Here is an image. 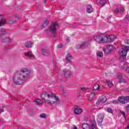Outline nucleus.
Listing matches in <instances>:
<instances>
[{"mask_svg": "<svg viewBox=\"0 0 129 129\" xmlns=\"http://www.w3.org/2000/svg\"><path fill=\"white\" fill-rule=\"evenodd\" d=\"M82 128L83 129H89L90 127H89V125H88V124H83L82 125Z\"/></svg>", "mask_w": 129, "mask_h": 129, "instance_id": "obj_31", "label": "nucleus"}, {"mask_svg": "<svg viewBox=\"0 0 129 129\" xmlns=\"http://www.w3.org/2000/svg\"><path fill=\"white\" fill-rule=\"evenodd\" d=\"M48 98H51V104H54L59 101V98L53 93H50V95H48Z\"/></svg>", "mask_w": 129, "mask_h": 129, "instance_id": "obj_6", "label": "nucleus"}, {"mask_svg": "<svg viewBox=\"0 0 129 129\" xmlns=\"http://www.w3.org/2000/svg\"><path fill=\"white\" fill-rule=\"evenodd\" d=\"M125 19H126V20H127L128 21L129 20V16L126 15L125 17Z\"/></svg>", "mask_w": 129, "mask_h": 129, "instance_id": "obj_48", "label": "nucleus"}, {"mask_svg": "<svg viewBox=\"0 0 129 129\" xmlns=\"http://www.w3.org/2000/svg\"><path fill=\"white\" fill-rule=\"evenodd\" d=\"M73 129H77V127H76V126H74V128H73Z\"/></svg>", "mask_w": 129, "mask_h": 129, "instance_id": "obj_54", "label": "nucleus"}, {"mask_svg": "<svg viewBox=\"0 0 129 129\" xmlns=\"http://www.w3.org/2000/svg\"><path fill=\"white\" fill-rule=\"evenodd\" d=\"M113 50H114V46L112 45H107V46L103 49L105 54H110Z\"/></svg>", "mask_w": 129, "mask_h": 129, "instance_id": "obj_7", "label": "nucleus"}, {"mask_svg": "<svg viewBox=\"0 0 129 129\" xmlns=\"http://www.w3.org/2000/svg\"><path fill=\"white\" fill-rule=\"evenodd\" d=\"M41 5H39L38 6V8H41Z\"/></svg>", "mask_w": 129, "mask_h": 129, "instance_id": "obj_55", "label": "nucleus"}, {"mask_svg": "<svg viewBox=\"0 0 129 129\" xmlns=\"http://www.w3.org/2000/svg\"><path fill=\"white\" fill-rule=\"evenodd\" d=\"M13 41V38L10 37H6L2 39V42L4 43H11Z\"/></svg>", "mask_w": 129, "mask_h": 129, "instance_id": "obj_19", "label": "nucleus"}, {"mask_svg": "<svg viewBox=\"0 0 129 129\" xmlns=\"http://www.w3.org/2000/svg\"><path fill=\"white\" fill-rule=\"evenodd\" d=\"M89 45H90V44L89 43V42L86 41L83 42L81 44H78L77 46V49H85V48H87V47L89 46Z\"/></svg>", "mask_w": 129, "mask_h": 129, "instance_id": "obj_8", "label": "nucleus"}, {"mask_svg": "<svg viewBox=\"0 0 129 129\" xmlns=\"http://www.w3.org/2000/svg\"><path fill=\"white\" fill-rule=\"evenodd\" d=\"M48 95H51V94H48V93L44 92L41 95V98H42V99H43V100H44L45 99H44L45 98V97H47V98H48Z\"/></svg>", "mask_w": 129, "mask_h": 129, "instance_id": "obj_25", "label": "nucleus"}, {"mask_svg": "<svg viewBox=\"0 0 129 129\" xmlns=\"http://www.w3.org/2000/svg\"><path fill=\"white\" fill-rule=\"evenodd\" d=\"M106 100H107V99L106 97H104L102 99H100V102H102V103L106 102Z\"/></svg>", "mask_w": 129, "mask_h": 129, "instance_id": "obj_32", "label": "nucleus"}, {"mask_svg": "<svg viewBox=\"0 0 129 129\" xmlns=\"http://www.w3.org/2000/svg\"><path fill=\"white\" fill-rule=\"evenodd\" d=\"M117 78L118 79L119 83H125V80L122 78V75L120 73H118L117 76Z\"/></svg>", "mask_w": 129, "mask_h": 129, "instance_id": "obj_14", "label": "nucleus"}, {"mask_svg": "<svg viewBox=\"0 0 129 129\" xmlns=\"http://www.w3.org/2000/svg\"><path fill=\"white\" fill-rule=\"evenodd\" d=\"M121 114H123V115H124V117L125 118V113H124V112L121 111Z\"/></svg>", "mask_w": 129, "mask_h": 129, "instance_id": "obj_47", "label": "nucleus"}, {"mask_svg": "<svg viewBox=\"0 0 129 129\" xmlns=\"http://www.w3.org/2000/svg\"><path fill=\"white\" fill-rule=\"evenodd\" d=\"M61 91L63 92V93H66V91L64 89H62Z\"/></svg>", "mask_w": 129, "mask_h": 129, "instance_id": "obj_51", "label": "nucleus"}, {"mask_svg": "<svg viewBox=\"0 0 129 129\" xmlns=\"http://www.w3.org/2000/svg\"><path fill=\"white\" fill-rule=\"evenodd\" d=\"M13 17H15V19L17 20V19H19L20 18V16H19V15H15Z\"/></svg>", "mask_w": 129, "mask_h": 129, "instance_id": "obj_45", "label": "nucleus"}, {"mask_svg": "<svg viewBox=\"0 0 129 129\" xmlns=\"http://www.w3.org/2000/svg\"><path fill=\"white\" fill-rule=\"evenodd\" d=\"M124 43L126 45H129V40L128 39H125L124 40Z\"/></svg>", "mask_w": 129, "mask_h": 129, "instance_id": "obj_41", "label": "nucleus"}, {"mask_svg": "<svg viewBox=\"0 0 129 129\" xmlns=\"http://www.w3.org/2000/svg\"><path fill=\"white\" fill-rule=\"evenodd\" d=\"M103 118H104V115L102 114H99L97 115V121L99 125H102V121L103 120Z\"/></svg>", "mask_w": 129, "mask_h": 129, "instance_id": "obj_9", "label": "nucleus"}, {"mask_svg": "<svg viewBox=\"0 0 129 129\" xmlns=\"http://www.w3.org/2000/svg\"><path fill=\"white\" fill-rule=\"evenodd\" d=\"M111 18H112V16H110L108 18V19L109 20H111Z\"/></svg>", "mask_w": 129, "mask_h": 129, "instance_id": "obj_53", "label": "nucleus"}, {"mask_svg": "<svg viewBox=\"0 0 129 129\" xmlns=\"http://www.w3.org/2000/svg\"><path fill=\"white\" fill-rule=\"evenodd\" d=\"M126 72L127 73V74H129V67H127L126 68Z\"/></svg>", "mask_w": 129, "mask_h": 129, "instance_id": "obj_46", "label": "nucleus"}, {"mask_svg": "<svg viewBox=\"0 0 129 129\" xmlns=\"http://www.w3.org/2000/svg\"><path fill=\"white\" fill-rule=\"evenodd\" d=\"M93 98H92V97H90H90L89 98V101H92V99H93Z\"/></svg>", "mask_w": 129, "mask_h": 129, "instance_id": "obj_49", "label": "nucleus"}, {"mask_svg": "<svg viewBox=\"0 0 129 129\" xmlns=\"http://www.w3.org/2000/svg\"><path fill=\"white\" fill-rule=\"evenodd\" d=\"M57 27H58V23L53 22L51 25L48 28L47 33H51L53 37H56L57 35Z\"/></svg>", "mask_w": 129, "mask_h": 129, "instance_id": "obj_3", "label": "nucleus"}, {"mask_svg": "<svg viewBox=\"0 0 129 129\" xmlns=\"http://www.w3.org/2000/svg\"><path fill=\"white\" fill-rule=\"evenodd\" d=\"M124 11V9L122 7H121L120 8V14H122V12H123Z\"/></svg>", "mask_w": 129, "mask_h": 129, "instance_id": "obj_44", "label": "nucleus"}, {"mask_svg": "<svg viewBox=\"0 0 129 129\" xmlns=\"http://www.w3.org/2000/svg\"><path fill=\"white\" fill-rule=\"evenodd\" d=\"M106 43H110L111 42H113L115 39H116V36L114 35H106Z\"/></svg>", "mask_w": 129, "mask_h": 129, "instance_id": "obj_11", "label": "nucleus"}, {"mask_svg": "<svg viewBox=\"0 0 129 129\" xmlns=\"http://www.w3.org/2000/svg\"><path fill=\"white\" fill-rule=\"evenodd\" d=\"M19 73H20L22 77L24 80H26L27 78L29 77V75H30V71L26 68L21 69L19 71Z\"/></svg>", "mask_w": 129, "mask_h": 129, "instance_id": "obj_5", "label": "nucleus"}, {"mask_svg": "<svg viewBox=\"0 0 129 129\" xmlns=\"http://www.w3.org/2000/svg\"><path fill=\"white\" fill-rule=\"evenodd\" d=\"M15 17H13L9 19V20L8 21V24H9V25H13V24L17 23V19H15Z\"/></svg>", "mask_w": 129, "mask_h": 129, "instance_id": "obj_18", "label": "nucleus"}, {"mask_svg": "<svg viewBox=\"0 0 129 129\" xmlns=\"http://www.w3.org/2000/svg\"><path fill=\"white\" fill-rule=\"evenodd\" d=\"M95 40L98 44L105 43L107 42L106 36L104 34H100L95 37Z\"/></svg>", "mask_w": 129, "mask_h": 129, "instance_id": "obj_4", "label": "nucleus"}, {"mask_svg": "<svg viewBox=\"0 0 129 129\" xmlns=\"http://www.w3.org/2000/svg\"><path fill=\"white\" fill-rule=\"evenodd\" d=\"M86 12L89 14L92 13L93 12V9H92V7L91 5H88L86 7Z\"/></svg>", "mask_w": 129, "mask_h": 129, "instance_id": "obj_22", "label": "nucleus"}, {"mask_svg": "<svg viewBox=\"0 0 129 129\" xmlns=\"http://www.w3.org/2000/svg\"><path fill=\"white\" fill-rule=\"evenodd\" d=\"M72 55L70 53L67 54L66 59L69 63H71V60H72Z\"/></svg>", "mask_w": 129, "mask_h": 129, "instance_id": "obj_21", "label": "nucleus"}, {"mask_svg": "<svg viewBox=\"0 0 129 129\" xmlns=\"http://www.w3.org/2000/svg\"><path fill=\"white\" fill-rule=\"evenodd\" d=\"M119 13V11L118 10V9L116 8L114 11V13L115 14V15L118 14Z\"/></svg>", "mask_w": 129, "mask_h": 129, "instance_id": "obj_36", "label": "nucleus"}, {"mask_svg": "<svg viewBox=\"0 0 129 129\" xmlns=\"http://www.w3.org/2000/svg\"><path fill=\"white\" fill-rule=\"evenodd\" d=\"M118 100L121 102V103H126L129 102V96L120 97L118 98Z\"/></svg>", "mask_w": 129, "mask_h": 129, "instance_id": "obj_10", "label": "nucleus"}, {"mask_svg": "<svg viewBox=\"0 0 129 129\" xmlns=\"http://www.w3.org/2000/svg\"><path fill=\"white\" fill-rule=\"evenodd\" d=\"M57 48H58V49H62V48H63V44H59L57 45Z\"/></svg>", "mask_w": 129, "mask_h": 129, "instance_id": "obj_40", "label": "nucleus"}, {"mask_svg": "<svg viewBox=\"0 0 129 129\" xmlns=\"http://www.w3.org/2000/svg\"><path fill=\"white\" fill-rule=\"evenodd\" d=\"M25 45L26 48H32V45H33V42H31V41H27L25 43Z\"/></svg>", "mask_w": 129, "mask_h": 129, "instance_id": "obj_23", "label": "nucleus"}, {"mask_svg": "<svg viewBox=\"0 0 129 129\" xmlns=\"http://www.w3.org/2000/svg\"><path fill=\"white\" fill-rule=\"evenodd\" d=\"M97 4L98 5V6H102V7H103L105 6V4H106V1L103 0H97Z\"/></svg>", "mask_w": 129, "mask_h": 129, "instance_id": "obj_20", "label": "nucleus"}, {"mask_svg": "<svg viewBox=\"0 0 129 129\" xmlns=\"http://www.w3.org/2000/svg\"><path fill=\"white\" fill-rule=\"evenodd\" d=\"M75 114H80L82 112V109L78 108V106H75Z\"/></svg>", "mask_w": 129, "mask_h": 129, "instance_id": "obj_17", "label": "nucleus"}, {"mask_svg": "<svg viewBox=\"0 0 129 129\" xmlns=\"http://www.w3.org/2000/svg\"><path fill=\"white\" fill-rule=\"evenodd\" d=\"M106 83L109 87L113 86V84L109 80H106Z\"/></svg>", "mask_w": 129, "mask_h": 129, "instance_id": "obj_26", "label": "nucleus"}, {"mask_svg": "<svg viewBox=\"0 0 129 129\" xmlns=\"http://www.w3.org/2000/svg\"><path fill=\"white\" fill-rule=\"evenodd\" d=\"M42 54L44 56H47L50 54V51L47 48H42L41 50Z\"/></svg>", "mask_w": 129, "mask_h": 129, "instance_id": "obj_16", "label": "nucleus"}, {"mask_svg": "<svg viewBox=\"0 0 129 129\" xmlns=\"http://www.w3.org/2000/svg\"><path fill=\"white\" fill-rule=\"evenodd\" d=\"M40 117L41 118H46V114L45 113H42V114H41L40 115Z\"/></svg>", "mask_w": 129, "mask_h": 129, "instance_id": "obj_35", "label": "nucleus"}, {"mask_svg": "<svg viewBox=\"0 0 129 129\" xmlns=\"http://www.w3.org/2000/svg\"><path fill=\"white\" fill-rule=\"evenodd\" d=\"M44 3H46L47 2V0H44Z\"/></svg>", "mask_w": 129, "mask_h": 129, "instance_id": "obj_56", "label": "nucleus"}, {"mask_svg": "<svg viewBox=\"0 0 129 129\" xmlns=\"http://www.w3.org/2000/svg\"><path fill=\"white\" fill-rule=\"evenodd\" d=\"M67 42H70V38L69 37H68L67 38Z\"/></svg>", "mask_w": 129, "mask_h": 129, "instance_id": "obj_50", "label": "nucleus"}, {"mask_svg": "<svg viewBox=\"0 0 129 129\" xmlns=\"http://www.w3.org/2000/svg\"><path fill=\"white\" fill-rule=\"evenodd\" d=\"M97 55L98 56V57H103V53L101 51H99L97 53Z\"/></svg>", "mask_w": 129, "mask_h": 129, "instance_id": "obj_33", "label": "nucleus"}, {"mask_svg": "<svg viewBox=\"0 0 129 129\" xmlns=\"http://www.w3.org/2000/svg\"><path fill=\"white\" fill-rule=\"evenodd\" d=\"M126 66H127V64H126V63L125 62H121L119 64L120 68L122 69V70H123V69H124L125 67H126Z\"/></svg>", "mask_w": 129, "mask_h": 129, "instance_id": "obj_24", "label": "nucleus"}, {"mask_svg": "<svg viewBox=\"0 0 129 129\" xmlns=\"http://www.w3.org/2000/svg\"><path fill=\"white\" fill-rule=\"evenodd\" d=\"M87 89H88V88H85V87L81 88V90H82L83 91H86Z\"/></svg>", "mask_w": 129, "mask_h": 129, "instance_id": "obj_42", "label": "nucleus"}, {"mask_svg": "<svg viewBox=\"0 0 129 129\" xmlns=\"http://www.w3.org/2000/svg\"><path fill=\"white\" fill-rule=\"evenodd\" d=\"M7 34V31L5 28H1L0 29V35L2 36L3 35H6Z\"/></svg>", "mask_w": 129, "mask_h": 129, "instance_id": "obj_27", "label": "nucleus"}, {"mask_svg": "<svg viewBox=\"0 0 129 129\" xmlns=\"http://www.w3.org/2000/svg\"><path fill=\"white\" fill-rule=\"evenodd\" d=\"M118 101H119L118 100H114L112 101V103H113V104H117Z\"/></svg>", "mask_w": 129, "mask_h": 129, "instance_id": "obj_38", "label": "nucleus"}, {"mask_svg": "<svg viewBox=\"0 0 129 129\" xmlns=\"http://www.w3.org/2000/svg\"><path fill=\"white\" fill-rule=\"evenodd\" d=\"M35 101H36V104L37 105L39 104H43V101H42L40 99H35Z\"/></svg>", "mask_w": 129, "mask_h": 129, "instance_id": "obj_29", "label": "nucleus"}, {"mask_svg": "<svg viewBox=\"0 0 129 129\" xmlns=\"http://www.w3.org/2000/svg\"><path fill=\"white\" fill-rule=\"evenodd\" d=\"M95 96V94L94 93H91L90 97L94 98Z\"/></svg>", "mask_w": 129, "mask_h": 129, "instance_id": "obj_43", "label": "nucleus"}, {"mask_svg": "<svg viewBox=\"0 0 129 129\" xmlns=\"http://www.w3.org/2000/svg\"><path fill=\"white\" fill-rule=\"evenodd\" d=\"M129 51V45H123L121 46V48L118 51L120 58L123 60L126 59V55Z\"/></svg>", "mask_w": 129, "mask_h": 129, "instance_id": "obj_1", "label": "nucleus"}, {"mask_svg": "<svg viewBox=\"0 0 129 129\" xmlns=\"http://www.w3.org/2000/svg\"><path fill=\"white\" fill-rule=\"evenodd\" d=\"M62 75L66 78H69V77H70V75H71V72L68 70H63Z\"/></svg>", "mask_w": 129, "mask_h": 129, "instance_id": "obj_12", "label": "nucleus"}, {"mask_svg": "<svg viewBox=\"0 0 129 129\" xmlns=\"http://www.w3.org/2000/svg\"><path fill=\"white\" fill-rule=\"evenodd\" d=\"M126 110H129V105L126 107Z\"/></svg>", "mask_w": 129, "mask_h": 129, "instance_id": "obj_52", "label": "nucleus"}, {"mask_svg": "<svg viewBox=\"0 0 129 129\" xmlns=\"http://www.w3.org/2000/svg\"><path fill=\"white\" fill-rule=\"evenodd\" d=\"M107 112H109V113H112L113 112L112 109L110 108H107Z\"/></svg>", "mask_w": 129, "mask_h": 129, "instance_id": "obj_34", "label": "nucleus"}, {"mask_svg": "<svg viewBox=\"0 0 129 129\" xmlns=\"http://www.w3.org/2000/svg\"><path fill=\"white\" fill-rule=\"evenodd\" d=\"M45 102H46V103H47L48 104H52V101H48V100H44Z\"/></svg>", "mask_w": 129, "mask_h": 129, "instance_id": "obj_37", "label": "nucleus"}, {"mask_svg": "<svg viewBox=\"0 0 129 129\" xmlns=\"http://www.w3.org/2000/svg\"><path fill=\"white\" fill-rule=\"evenodd\" d=\"M100 89V87L99 86V85L96 84L95 85L93 88V90H99Z\"/></svg>", "mask_w": 129, "mask_h": 129, "instance_id": "obj_28", "label": "nucleus"}, {"mask_svg": "<svg viewBox=\"0 0 129 129\" xmlns=\"http://www.w3.org/2000/svg\"><path fill=\"white\" fill-rule=\"evenodd\" d=\"M7 24V20L4 17V16L1 15V18L0 20V27H2Z\"/></svg>", "mask_w": 129, "mask_h": 129, "instance_id": "obj_13", "label": "nucleus"}, {"mask_svg": "<svg viewBox=\"0 0 129 129\" xmlns=\"http://www.w3.org/2000/svg\"><path fill=\"white\" fill-rule=\"evenodd\" d=\"M91 128L92 129H96V127L95 126V125L94 123H92L91 125Z\"/></svg>", "mask_w": 129, "mask_h": 129, "instance_id": "obj_39", "label": "nucleus"}, {"mask_svg": "<svg viewBox=\"0 0 129 129\" xmlns=\"http://www.w3.org/2000/svg\"><path fill=\"white\" fill-rule=\"evenodd\" d=\"M25 55L29 59H33V58H35V55L33 54V53L31 51L25 52Z\"/></svg>", "mask_w": 129, "mask_h": 129, "instance_id": "obj_15", "label": "nucleus"}, {"mask_svg": "<svg viewBox=\"0 0 129 129\" xmlns=\"http://www.w3.org/2000/svg\"><path fill=\"white\" fill-rule=\"evenodd\" d=\"M23 81H25V80L21 76V73L20 72H17L13 77V82L14 83L17 85H21Z\"/></svg>", "mask_w": 129, "mask_h": 129, "instance_id": "obj_2", "label": "nucleus"}, {"mask_svg": "<svg viewBox=\"0 0 129 129\" xmlns=\"http://www.w3.org/2000/svg\"><path fill=\"white\" fill-rule=\"evenodd\" d=\"M48 24H49L48 20H45V21H44V22L42 24V27L43 28H46V27H47V26H48Z\"/></svg>", "mask_w": 129, "mask_h": 129, "instance_id": "obj_30", "label": "nucleus"}]
</instances>
